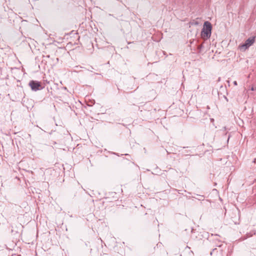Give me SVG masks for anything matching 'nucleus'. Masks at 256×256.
<instances>
[{"instance_id":"obj_8","label":"nucleus","mask_w":256,"mask_h":256,"mask_svg":"<svg viewBox=\"0 0 256 256\" xmlns=\"http://www.w3.org/2000/svg\"><path fill=\"white\" fill-rule=\"evenodd\" d=\"M255 88L253 87L252 88V90H254Z\"/></svg>"},{"instance_id":"obj_9","label":"nucleus","mask_w":256,"mask_h":256,"mask_svg":"<svg viewBox=\"0 0 256 256\" xmlns=\"http://www.w3.org/2000/svg\"><path fill=\"white\" fill-rule=\"evenodd\" d=\"M201 47H202V46H198V48H201Z\"/></svg>"},{"instance_id":"obj_2","label":"nucleus","mask_w":256,"mask_h":256,"mask_svg":"<svg viewBox=\"0 0 256 256\" xmlns=\"http://www.w3.org/2000/svg\"><path fill=\"white\" fill-rule=\"evenodd\" d=\"M255 42V37H250L247 39L244 44L239 46V48L241 51L244 52L251 46Z\"/></svg>"},{"instance_id":"obj_3","label":"nucleus","mask_w":256,"mask_h":256,"mask_svg":"<svg viewBox=\"0 0 256 256\" xmlns=\"http://www.w3.org/2000/svg\"><path fill=\"white\" fill-rule=\"evenodd\" d=\"M30 86V87L31 89L33 91H38L39 90H40L42 88V86L41 83L40 82L36 81V80H30L28 84Z\"/></svg>"},{"instance_id":"obj_5","label":"nucleus","mask_w":256,"mask_h":256,"mask_svg":"<svg viewBox=\"0 0 256 256\" xmlns=\"http://www.w3.org/2000/svg\"><path fill=\"white\" fill-rule=\"evenodd\" d=\"M198 197H194L196 199L199 200H204V196L202 195H196Z\"/></svg>"},{"instance_id":"obj_6","label":"nucleus","mask_w":256,"mask_h":256,"mask_svg":"<svg viewBox=\"0 0 256 256\" xmlns=\"http://www.w3.org/2000/svg\"><path fill=\"white\" fill-rule=\"evenodd\" d=\"M234 85H235V86H237V85H238V84H237L236 81H234Z\"/></svg>"},{"instance_id":"obj_1","label":"nucleus","mask_w":256,"mask_h":256,"mask_svg":"<svg viewBox=\"0 0 256 256\" xmlns=\"http://www.w3.org/2000/svg\"><path fill=\"white\" fill-rule=\"evenodd\" d=\"M212 26L211 24L208 21L205 22L201 32L202 36L204 39H207L210 38L212 34Z\"/></svg>"},{"instance_id":"obj_7","label":"nucleus","mask_w":256,"mask_h":256,"mask_svg":"<svg viewBox=\"0 0 256 256\" xmlns=\"http://www.w3.org/2000/svg\"><path fill=\"white\" fill-rule=\"evenodd\" d=\"M253 162H254V163H256V158L254 159V160Z\"/></svg>"},{"instance_id":"obj_4","label":"nucleus","mask_w":256,"mask_h":256,"mask_svg":"<svg viewBox=\"0 0 256 256\" xmlns=\"http://www.w3.org/2000/svg\"><path fill=\"white\" fill-rule=\"evenodd\" d=\"M190 24L192 26H197L199 24V22L195 20H192L190 22Z\"/></svg>"}]
</instances>
